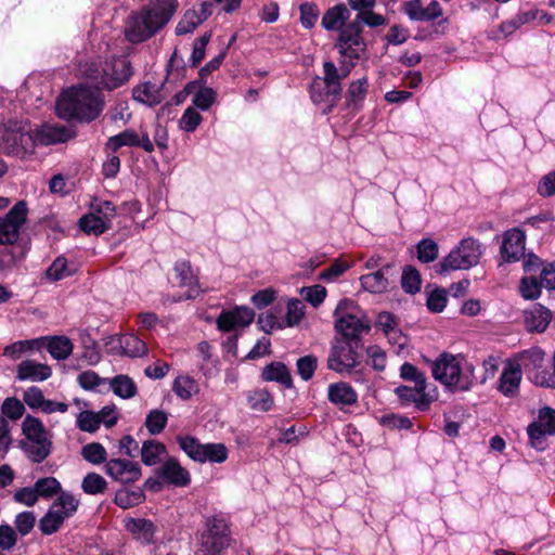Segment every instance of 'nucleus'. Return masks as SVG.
Here are the masks:
<instances>
[{
    "instance_id": "nucleus-1",
    "label": "nucleus",
    "mask_w": 555,
    "mask_h": 555,
    "mask_svg": "<svg viewBox=\"0 0 555 555\" xmlns=\"http://www.w3.org/2000/svg\"><path fill=\"white\" fill-rule=\"evenodd\" d=\"M361 26L358 23H349L339 34L336 44L343 60L339 67L332 61L323 63V77H315L310 87V96L315 104H327L330 112L339 101L341 94V81L349 76L356 65V61L360 59L365 51V43L361 37Z\"/></svg>"
},
{
    "instance_id": "nucleus-2",
    "label": "nucleus",
    "mask_w": 555,
    "mask_h": 555,
    "mask_svg": "<svg viewBox=\"0 0 555 555\" xmlns=\"http://www.w3.org/2000/svg\"><path fill=\"white\" fill-rule=\"evenodd\" d=\"M178 7V0H150L128 17L126 37L133 43L152 38L170 22Z\"/></svg>"
},
{
    "instance_id": "nucleus-3",
    "label": "nucleus",
    "mask_w": 555,
    "mask_h": 555,
    "mask_svg": "<svg viewBox=\"0 0 555 555\" xmlns=\"http://www.w3.org/2000/svg\"><path fill=\"white\" fill-rule=\"evenodd\" d=\"M104 100L98 89L77 87L62 93L56 102V114L63 119L90 122L103 111Z\"/></svg>"
},
{
    "instance_id": "nucleus-4",
    "label": "nucleus",
    "mask_w": 555,
    "mask_h": 555,
    "mask_svg": "<svg viewBox=\"0 0 555 555\" xmlns=\"http://www.w3.org/2000/svg\"><path fill=\"white\" fill-rule=\"evenodd\" d=\"M433 377L452 390L467 391L475 382L474 367L460 354L442 352L434 361L425 359Z\"/></svg>"
},
{
    "instance_id": "nucleus-5",
    "label": "nucleus",
    "mask_w": 555,
    "mask_h": 555,
    "mask_svg": "<svg viewBox=\"0 0 555 555\" xmlns=\"http://www.w3.org/2000/svg\"><path fill=\"white\" fill-rule=\"evenodd\" d=\"M22 433L25 439L20 446L25 455L34 463L43 462L52 452V440L42 422L26 415L22 422Z\"/></svg>"
},
{
    "instance_id": "nucleus-6",
    "label": "nucleus",
    "mask_w": 555,
    "mask_h": 555,
    "mask_svg": "<svg viewBox=\"0 0 555 555\" xmlns=\"http://www.w3.org/2000/svg\"><path fill=\"white\" fill-rule=\"evenodd\" d=\"M482 254L483 246L478 240L463 238L439 263V272L468 270L479 263Z\"/></svg>"
},
{
    "instance_id": "nucleus-7",
    "label": "nucleus",
    "mask_w": 555,
    "mask_h": 555,
    "mask_svg": "<svg viewBox=\"0 0 555 555\" xmlns=\"http://www.w3.org/2000/svg\"><path fill=\"white\" fill-rule=\"evenodd\" d=\"M334 315L335 328L346 338H357L370 330L365 313L352 300H340Z\"/></svg>"
},
{
    "instance_id": "nucleus-8",
    "label": "nucleus",
    "mask_w": 555,
    "mask_h": 555,
    "mask_svg": "<svg viewBox=\"0 0 555 555\" xmlns=\"http://www.w3.org/2000/svg\"><path fill=\"white\" fill-rule=\"evenodd\" d=\"M86 74L108 90L120 87L131 76L129 62L125 57H114L106 61L101 69L86 70Z\"/></svg>"
},
{
    "instance_id": "nucleus-9",
    "label": "nucleus",
    "mask_w": 555,
    "mask_h": 555,
    "mask_svg": "<svg viewBox=\"0 0 555 555\" xmlns=\"http://www.w3.org/2000/svg\"><path fill=\"white\" fill-rule=\"evenodd\" d=\"M33 149V135L18 121L0 125V150L9 155H21Z\"/></svg>"
},
{
    "instance_id": "nucleus-10",
    "label": "nucleus",
    "mask_w": 555,
    "mask_h": 555,
    "mask_svg": "<svg viewBox=\"0 0 555 555\" xmlns=\"http://www.w3.org/2000/svg\"><path fill=\"white\" fill-rule=\"evenodd\" d=\"M28 208L25 201L17 202L9 212L0 218V244L15 246L27 220Z\"/></svg>"
},
{
    "instance_id": "nucleus-11",
    "label": "nucleus",
    "mask_w": 555,
    "mask_h": 555,
    "mask_svg": "<svg viewBox=\"0 0 555 555\" xmlns=\"http://www.w3.org/2000/svg\"><path fill=\"white\" fill-rule=\"evenodd\" d=\"M359 354L348 341H337L327 357V369L339 374H350L359 365Z\"/></svg>"
},
{
    "instance_id": "nucleus-12",
    "label": "nucleus",
    "mask_w": 555,
    "mask_h": 555,
    "mask_svg": "<svg viewBox=\"0 0 555 555\" xmlns=\"http://www.w3.org/2000/svg\"><path fill=\"white\" fill-rule=\"evenodd\" d=\"M530 443L535 449H543L546 435L555 434V410L543 408L540 410L538 420L527 428Z\"/></svg>"
},
{
    "instance_id": "nucleus-13",
    "label": "nucleus",
    "mask_w": 555,
    "mask_h": 555,
    "mask_svg": "<svg viewBox=\"0 0 555 555\" xmlns=\"http://www.w3.org/2000/svg\"><path fill=\"white\" fill-rule=\"evenodd\" d=\"M122 146L142 147L147 153L154 151V144L149 134L142 132L140 135L132 129H126L118 134L109 137L105 144V149L112 153H115Z\"/></svg>"
},
{
    "instance_id": "nucleus-14",
    "label": "nucleus",
    "mask_w": 555,
    "mask_h": 555,
    "mask_svg": "<svg viewBox=\"0 0 555 555\" xmlns=\"http://www.w3.org/2000/svg\"><path fill=\"white\" fill-rule=\"evenodd\" d=\"M105 473L114 480L121 483L135 482L141 477V468L138 463L113 459L106 462Z\"/></svg>"
},
{
    "instance_id": "nucleus-15",
    "label": "nucleus",
    "mask_w": 555,
    "mask_h": 555,
    "mask_svg": "<svg viewBox=\"0 0 555 555\" xmlns=\"http://www.w3.org/2000/svg\"><path fill=\"white\" fill-rule=\"evenodd\" d=\"M31 135L33 146L35 144L50 145L68 141L75 135V132L65 126L47 124L36 129Z\"/></svg>"
},
{
    "instance_id": "nucleus-16",
    "label": "nucleus",
    "mask_w": 555,
    "mask_h": 555,
    "mask_svg": "<svg viewBox=\"0 0 555 555\" xmlns=\"http://www.w3.org/2000/svg\"><path fill=\"white\" fill-rule=\"evenodd\" d=\"M525 240V233L519 229H511L504 233L501 254L505 261L515 262L524 256Z\"/></svg>"
},
{
    "instance_id": "nucleus-17",
    "label": "nucleus",
    "mask_w": 555,
    "mask_h": 555,
    "mask_svg": "<svg viewBox=\"0 0 555 555\" xmlns=\"http://www.w3.org/2000/svg\"><path fill=\"white\" fill-rule=\"evenodd\" d=\"M255 313L247 307H237L232 311L222 312L217 319L219 330L229 332L238 327L249 325L254 320Z\"/></svg>"
},
{
    "instance_id": "nucleus-18",
    "label": "nucleus",
    "mask_w": 555,
    "mask_h": 555,
    "mask_svg": "<svg viewBox=\"0 0 555 555\" xmlns=\"http://www.w3.org/2000/svg\"><path fill=\"white\" fill-rule=\"evenodd\" d=\"M175 272L177 278L179 279V283L181 286H186L189 289L183 296L179 298H173V301H180L183 299H194L196 298L201 289L198 287L197 279L192 270V267L189 261L180 260L175 264Z\"/></svg>"
},
{
    "instance_id": "nucleus-19",
    "label": "nucleus",
    "mask_w": 555,
    "mask_h": 555,
    "mask_svg": "<svg viewBox=\"0 0 555 555\" xmlns=\"http://www.w3.org/2000/svg\"><path fill=\"white\" fill-rule=\"evenodd\" d=\"M521 377L519 364H507L501 373L498 390L507 398L516 397L519 392Z\"/></svg>"
},
{
    "instance_id": "nucleus-20",
    "label": "nucleus",
    "mask_w": 555,
    "mask_h": 555,
    "mask_svg": "<svg viewBox=\"0 0 555 555\" xmlns=\"http://www.w3.org/2000/svg\"><path fill=\"white\" fill-rule=\"evenodd\" d=\"M17 379L18 380H30V382H43L48 379L52 370L44 363H39L34 360H24L17 367Z\"/></svg>"
},
{
    "instance_id": "nucleus-21",
    "label": "nucleus",
    "mask_w": 555,
    "mask_h": 555,
    "mask_svg": "<svg viewBox=\"0 0 555 555\" xmlns=\"http://www.w3.org/2000/svg\"><path fill=\"white\" fill-rule=\"evenodd\" d=\"M551 320V310L540 304H535L530 309L525 311V325L530 332H544Z\"/></svg>"
},
{
    "instance_id": "nucleus-22",
    "label": "nucleus",
    "mask_w": 555,
    "mask_h": 555,
    "mask_svg": "<svg viewBox=\"0 0 555 555\" xmlns=\"http://www.w3.org/2000/svg\"><path fill=\"white\" fill-rule=\"evenodd\" d=\"M158 474L167 482L178 487L188 486L191 480L188 470L175 459L165 461L159 467Z\"/></svg>"
},
{
    "instance_id": "nucleus-23",
    "label": "nucleus",
    "mask_w": 555,
    "mask_h": 555,
    "mask_svg": "<svg viewBox=\"0 0 555 555\" xmlns=\"http://www.w3.org/2000/svg\"><path fill=\"white\" fill-rule=\"evenodd\" d=\"M391 269L390 264H386L375 272L362 275L360 278L362 287L373 294H382L386 292L389 286V274Z\"/></svg>"
},
{
    "instance_id": "nucleus-24",
    "label": "nucleus",
    "mask_w": 555,
    "mask_h": 555,
    "mask_svg": "<svg viewBox=\"0 0 555 555\" xmlns=\"http://www.w3.org/2000/svg\"><path fill=\"white\" fill-rule=\"evenodd\" d=\"M395 393L402 404L414 403L420 410H424L430 402L426 393V387L401 385L395 389Z\"/></svg>"
},
{
    "instance_id": "nucleus-25",
    "label": "nucleus",
    "mask_w": 555,
    "mask_h": 555,
    "mask_svg": "<svg viewBox=\"0 0 555 555\" xmlns=\"http://www.w3.org/2000/svg\"><path fill=\"white\" fill-rule=\"evenodd\" d=\"M327 398L335 405H353L358 401L357 391L347 383L338 382L328 386Z\"/></svg>"
},
{
    "instance_id": "nucleus-26",
    "label": "nucleus",
    "mask_w": 555,
    "mask_h": 555,
    "mask_svg": "<svg viewBox=\"0 0 555 555\" xmlns=\"http://www.w3.org/2000/svg\"><path fill=\"white\" fill-rule=\"evenodd\" d=\"M367 87L369 81L366 77L351 81L345 95L346 106L353 111H358L366 95Z\"/></svg>"
},
{
    "instance_id": "nucleus-27",
    "label": "nucleus",
    "mask_w": 555,
    "mask_h": 555,
    "mask_svg": "<svg viewBox=\"0 0 555 555\" xmlns=\"http://www.w3.org/2000/svg\"><path fill=\"white\" fill-rule=\"evenodd\" d=\"M230 545V537L202 534L199 553L202 555H224Z\"/></svg>"
},
{
    "instance_id": "nucleus-28",
    "label": "nucleus",
    "mask_w": 555,
    "mask_h": 555,
    "mask_svg": "<svg viewBox=\"0 0 555 555\" xmlns=\"http://www.w3.org/2000/svg\"><path fill=\"white\" fill-rule=\"evenodd\" d=\"M107 384L112 391L122 399H130L137 395V386L128 375L120 374L111 379L107 378Z\"/></svg>"
},
{
    "instance_id": "nucleus-29",
    "label": "nucleus",
    "mask_w": 555,
    "mask_h": 555,
    "mask_svg": "<svg viewBox=\"0 0 555 555\" xmlns=\"http://www.w3.org/2000/svg\"><path fill=\"white\" fill-rule=\"evenodd\" d=\"M262 377L268 382H278L286 388H289L293 385V379L288 369L281 362H273L267 365L262 372Z\"/></svg>"
},
{
    "instance_id": "nucleus-30",
    "label": "nucleus",
    "mask_w": 555,
    "mask_h": 555,
    "mask_svg": "<svg viewBox=\"0 0 555 555\" xmlns=\"http://www.w3.org/2000/svg\"><path fill=\"white\" fill-rule=\"evenodd\" d=\"M65 519L66 517L51 505L48 512L39 519L38 527L42 534L50 535L61 528Z\"/></svg>"
},
{
    "instance_id": "nucleus-31",
    "label": "nucleus",
    "mask_w": 555,
    "mask_h": 555,
    "mask_svg": "<svg viewBox=\"0 0 555 555\" xmlns=\"http://www.w3.org/2000/svg\"><path fill=\"white\" fill-rule=\"evenodd\" d=\"M349 17V11L344 4L328 9L322 17V26L326 30H334L341 26Z\"/></svg>"
},
{
    "instance_id": "nucleus-32",
    "label": "nucleus",
    "mask_w": 555,
    "mask_h": 555,
    "mask_svg": "<svg viewBox=\"0 0 555 555\" xmlns=\"http://www.w3.org/2000/svg\"><path fill=\"white\" fill-rule=\"evenodd\" d=\"M133 99L138 102L153 106L159 104L163 100V96L159 89L155 85L145 82L133 89Z\"/></svg>"
},
{
    "instance_id": "nucleus-33",
    "label": "nucleus",
    "mask_w": 555,
    "mask_h": 555,
    "mask_svg": "<svg viewBox=\"0 0 555 555\" xmlns=\"http://www.w3.org/2000/svg\"><path fill=\"white\" fill-rule=\"evenodd\" d=\"M126 528L144 543H150L153 539L154 525L150 520L131 518L126 521Z\"/></svg>"
},
{
    "instance_id": "nucleus-34",
    "label": "nucleus",
    "mask_w": 555,
    "mask_h": 555,
    "mask_svg": "<svg viewBox=\"0 0 555 555\" xmlns=\"http://www.w3.org/2000/svg\"><path fill=\"white\" fill-rule=\"evenodd\" d=\"M47 348L54 359L64 360L72 353L73 344L70 339L65 336H55L49 340Z\"/></svg>"
},
{
    "instance_id": "nucleus-35",
    "label": "nucleus",
    "mask_w": 555,
    "mask_h": 555,
    "mask_svg": "<svg viewBox=\"0 0 555 555\" xmlns=\"http://www.w3.org/2000/svg\"><path fill=\"white\" fill-rule=\"evenodd\" d=\"M80 228L87 234L100 235L108 230L112 224L100 218L96 214H88L79 221Z\"/></svg>"
},
{
    "instance_id": "nucleus-36",
    "label": "nucleus",
    "mask_w": 555,
    "mask_h": 555,
    "mask_svg": "<svg viewBox=\"0 0 555 555\" xmlns=\"http://www.w3.org/2000/svg\"><path fill=\"white\" fill-rule=\"evenodd\" d=\"M165 444L156 440H146L143 442L141 449L142 462L145 465L152 466L158 463L159 456L165 453Z\"/></svg>"
},
{
    "instance_id": "nucleus-37",
    "label": "nucleus",
    "mask_w": 555,
    "mask_h": 555,
    "mask_svg": "<svg viewBox=\"0 0 555 555\" xmlns=\"http://www.w3.org/2000/svg\"><path fill=\"white\" fill-rule=\"evenodd\" d=\"M121 344L122 356L134 358L144 356L147 352L145 343L134 335H121Z\"/></svg>"
},
{
    "instance_id": "nucleus-38",
    "label": "nucleus",
    "mask_w": 555,
    "mask_h": 555,
    "mask_svg": "<svg viewBox=\"0 0 555 555\" xmlns=\"http://www.w3.org/2000/svg\"><path fill=\"white\" fill-rule=\"evenodd\" d=\"M172 390L180 399L189 400L197 392L198 387L193 378L188 375H181L175 379Z\"/></svg>"
},
{
    "instance_id": "nucleus-39",
    "label": "nucleus",
    "mask_w": 555,
    "mask_h": 555,
    "mask_svg": "<svg viewBox=\"0 0 555 555\" xmlns=\"http://www.w3.org/2000/svg\"><path fill=\"white\" fill-rule=\"evenodd\" d=\"M248 404L253 410L267 412L273 405L271 395L266 389L250 391L247 396Z\"/></svg>"
},
{
    "instance_id": "nucleus-40",
    "label": "nucleus",
    "mask_w": 555,
    "mask_h": 555,
    "mask_svg": "<svg viewBox=\"0 0 555 555\" xmlns=\"http://www.w3.org/2000/svg\"><path fill=\"white\" fill-rule=\"evenodd\" d=\"M143 500H144V493L140 489L132 490V491L126 490V489L119 490L116 492V495H115V503L124 509L137 506L141 502H143Z\"/></svg>"
},
{
    "instance_id": "nucleus-41",
    "label": "nucleus",
    "mask_w": 555,
    "mask_h": 555,
    "mask_svg": "<svg viewBox=\"0 0 555 555\" xmlns=\"http://www.w3.org/2000/svg\"><path fill=\"white\" fill-rule=\"evenodd\" d=\"M168 422V415L166 412L155 409L149 412L145 418V427L151 435L160 434Z\"/></svg>"
},
{
    "instance_id": "nucleus-42",
    "label": "nucleus",
    "mask_w": 555,
    "mask_h": 555,
    "mask_svg": "<svg viewBox=\"0 0 555 555\" xmlns=\"http://www.w3.org/2000/svg\"><path fill=\"white\" fill-rule=\"evenodd\" d=\"M1 413L5 420L17 421L24 415L25 406L17 398L8 397L1 404Z\"/></svg>"
},
{
    "instance_id": "nucleus-43",
    "label": "nucleus",
    "mask_w": 555,
    "mask_h": 555,
    "mask_svg": "<svg viewBox=\"0 0 555 555\" xmlns=\"http://www.w3.org/2000/svg\"><path fill=\"white\" fill-rule=\"evenodd\" d=\"M36 522L37 518L34 512H21L14 518V530L22 537L28 535L35 528Z\"/></svg>"
},
{
    "instance_id": "nucleus-44",
    "label": "nucleus",
    "mask_w": 555,
    "mask_h": 555,
    "mask_svg": "<svg viewBox=\"0 0 555 555\" xmlns=\"http://www.w3.org/2000/svg\"><path fill=\"white\" fill-rule=\"evenodd\" d=\"M34 488L38 499H49L61 491V483L54 477H43L35 482Z\"/></svg>"
},
{
    "instance_id": "nucleus-45",
    "label": "nucleus",
    "mask_w": 555,
    "mask_h": 555,
    "mask_svg": "<svg viewBox=\"0 0 555 555\" xmlns=\"http://www.w3.org/2000/svg\"><path fill=\"white\" fill-rule=\"evenodd\" d=\"M82 457L94 465L106 462L107 453L105 448L99 442H91L82 447Z\"/></svg>"
},
{
    "instance_id": "nucleus-46",
    "label": "nucleus",
    "mask_w": 555,
    "mask_h": 555,
    "mask_svg": "<svg viewBox=\"0 0 555 555\" xmlns=\"http://www.w3.org/2000/svg\"><path fill=\"white\" fill-rule=\"evenodd\" d=\"M180 448L194 461L203 463V443L197 439L185 436L177 438Z\"/></svg>"
},
{
    "instance_id": "nucleus-47",
    "label": "nucleus",
    "mask_w": 555,
    "mask_h": 555,
    "mask_svg": "<svg viewBox=\"0 0 555 555\" xmlns=\"http://www.w3.org/2000/svg\"><path fill=\"white\" fill-rule=\"evenodd\" d=\"M202 452L203 463L206 461L223 463L228 457V450L223 443H205Z\"/></svg>"
},
{
    "instance_id": "nucleus-48",
    "label": "nucleus",
    "mask_w": 555,
    "mask_h": 555,
    "mask_svg": "<svg viewBox=\"0 0 555 555\" xmlns=\"http://www.w3.org/2000/svg\"><path fill=\"white\" fill-rule=\"evenodd\" d=\"M400 377L406 382H412L420 387H427V378L414 364L404 362L400 366Z\"/></svg>"
},
{
    "instance_id": "nucleus-49",
    "label": "nucleus",
    "mask_w": 555,
    "mask_h": 555,
    "mask_svg": "<svg viewBox=\"0 0 555 555\" xmlns=\"http://www.w3.org/2000/svg\"><path fill=\"white\" fill-rule=\"evenodd\" d=\"M318 367V358L313 354L301 357L296 362L297 374L305 382L310 380Z\"/></svg>"
},
{
    "instance_id": "nucleus-50",
    "label": "nucleus",
    "mask_w": 555,
    "mask_h": 555,
    "mask_svg": "<svg viewBox=\"0 0 555 555\" xmlns=\"http://www.w3.org/2000/svg\"><path fill=\"white\" fill-rule=\"evenodd\" d=\"M401 286L408 294H415L421 289V276L415 268H404L401 278Z\"/></svg>"
},
{
    "instance_id": "nucleus-51",
    "label": "nucleus",
    "mask_w": 555,
    "mask_h": 555,
    "mask_svg": "<svg viewBox=\"0 0 555 555\" xmlns=\"http://www.w3.org/2000/svg\"><path fill=\"white\" fill-rule=\"evenodd\" d=\"M106 480L96 473H89L81 482V488L87 494H99L106 489Z\"/></svg>"
},
{
    "instance_id": "nucleus-52",
    "label": "nucleus",
    "mask_w": 555,
    "mask_h": 555,
    "mask_svg": "<svg viewBox=\"0 0 555 555\" xmlns=\"http://www.w3.org/2000/svg\"><path fill=\"white\" fill-rule=\"evenodd\" d=\"M79 501L70 493L62 492L57 500L52 504L54 508H57L66 518L74 515L77 511Z\"/></svg>"
},
{
    "instance_id": "nucleus-53",
    "label": "nucleus",
    "mask_w": 555,
    "mask_h": 555,
    "mask_svg": "<svg viewBox=\"0 0 555 555\" xmlns=\"http://www.w3.org/2000/svg\"><path fill=\"white\" fill-rule=\"evenodd\" d=\"M438 257V245L430 238H423L417 244V258L420 261L428 263Z\"/></svg>"
},
{
    "instance_id": "nucleus-54",
    "label": "nucleus",
    "mask_w": 555,
    "mask_h": 555,
    "mask_svg": "<svg viewBox=\"0 0 555 555\" xmlns=\"http://www.w3.org/2000/svg\"><path fill=\"white\" fill-rule=\"evenodd\" d=\"M201 23V18L197 16L196 10H188L182 18L179 21L176 27V34L178 36L186 35L192 33Z\"/></svg>"
},
{
    "instance_id": "nucleus-55",
    "label": "nucleus",
    "mask_w": 555,
    "mask_h": 555,
    "mask_svg": "<svg viewBox=\"0 0 555 555\" xmlns=\"http://www.w3.org/2000/svg\"><path fill=\"white\" fill-rule=\"evenodd\" d=\"M76 425L81 431L94 433L100 428V418L95 412L86 410L77 415Z\"/></svg>"
},
{
    "instance_id": "nucleus-56",
    "label": "nucleus",
    "mask_w": 555,
    "mask_h": 555,
    "mask_svg": "<svg viewBox=\"0 0 555 555\" xmlns=\"http://www.w3.org/2000/svg\"><path fill=\"white\" fill-rule=\"evenodd\" d=\"M72 273L64 257H57L46 271L47 278L51 281L63 280L72 275Z\"/></svg>"
},
{
    "instance_id": "nucleus-57",
    "label": "nucleus",
    "mask_w": 555,
    "mask_h": 555,
    "mask_svg": "<svg viewBox=\"0 0 555 555\" xmlns=\"http://www.w3.org/2000/svg\"><path fill=\"white\" fill-rule=\"evenodd\" d=\"M541 281L535 276L522 278L520 281V293L525 299H537L541 294Z\"/></svg>"
},
{
    "instance_id": "nucleus-58",
    "label": "nucleus",
    "mask_w": 555,
    "mask_h": 555,
    "mask_svg": "<svg viewBox=\"0 0 555 555\" xmlns=\"http://www.w3.org/2000/svg\"><path fill=\"white\" fill-rule=\"evenodd\" d=\"M299 9L301 25L307 29L312 28L315 25L320 15L318 7L314 3L306 2L302 3Z\"/></svg>"
},
{
    "instance_id": "nucleus-59",
    "label": "nucleus",
    "mask_w": 555,
    "mask_h": 555,
    "mask_svg": "<svg viewBox=\"0 0 555 555\" xmlns=\"http://www.w3.org/2000/svg\"><path fill=\"white\" fill-rule=\"evenodd\" d=\"M201 114L194 107H188L180 118V128L186 132H193L202 122Z\"/></svg>"
},
{
    "instance_id": "nucleus-60",
    "label": "nucleus",
    "mask_w": 555,
    "mask_h": 555,
    "mask_svg": "<svg viewBox=\"0 0 555 555\" xmlns=\"http://www.w3.org/2000/svg\"><path fill=\"white\" fill-rule=\"evenodd\" d=\"M77 382L81 388L86 390H93L100 385L107 384V378L100 377L93 371H85L78 375Z\"/></svg>"
},
{
    "instance_id": "nucleus-61",
    "label": "nucleus",
    "mask_w": 555,
    "mask_h": 555,
    "mask_svg": "<svg viewBox=\"0 0 555 555\" xmlns=\"http://www.w3.org/2000/svg\"><path fill=\"white\" fill-rule=\"evenodd\" d=\"M17 543V532L10 525L0 526V550L10 551Z\"/></svg>"
},
{
    "instance_id": "nucleus-62",
    "label": "nucleus",
    "mask_w": 555,
    "mask_h": 555,
    "mask_svg": "<svg viewBox=\"0 0 555 555\" xmlns=\"http://www.w3.org/2000/svg\"><path fill=\"white\" fill-rule=\"evenodd\" d=\"M13 500L16 503L23 504L25 506H34L38 502V495L33 487H24L16 490L13 494Z\"/></svg>"
},
{
    "instance_id": "nucleus-63",
    "label": "nucleus",
    "mask_w": 555,
    "mask_h": 555,
    "mask_svg": "<svg viewBox=\"0 0 555 555\" xmlns=\"http://www.w3.org/2000/svg\"><path fill=\"white\" fill-rule=\"evenodd\" d=\"M44 399L42 390L36 386L29 387L23 393V400L30 409L40 410Z\"/></svg>"
},
{
    "instance_id": "nucleus-64",
    "label": "nucleus",
    "mask_w": 555,
    "mask_h": 555,
    "mask_svg": "<svg viewBox=\"0 0 555 555\" xmlns=\"http://www.w3.org/2000/svg\"><path fill=\"white\" fill-rule=\"evenodd\" d=\"M538 193L543 197L555 195V170L544 175L538 184Z\"/></svg>"
}]
</instances>
